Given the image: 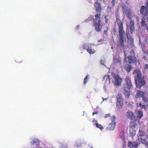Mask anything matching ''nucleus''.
<instances>
[{"mask_svg":"<svg viewBox=\"0 0 148 148\" xmlns=\"http://www.w3.org/2000/svg\"><path fill=\"white\" fill-rule=\"evenodd\" d=\"M121 61V59L119 57L114 58V62L115 63H119Z\"/></svg>","mask_w":148,"mask_h":148,"instance_id":"obj_24","label":"nucleus"},{"mask_svg":"<svg viewBox=\"0 0 148 148\" xmlns=\"http://www.w3.org/2000/svg\"><path fill=\"white\" fill-rule=\"evenodd\" d=\"M140 97H142V101L144 103H146L148 101V93L140 90H137L135 95V98L137 99Z\"/></svg>","mask_w":148,"mask_h":148,"instance_id":"obj_4","label":"nucleus"},{"mask_svg":"<svg viewBox=\"0 0 148 148\" xmlns=\"http://www.w3.org/2000/svg\"><path fill=\"white\" fill-rule=\"evenodd\" d=\"M145 69H147L148 70V64H146L145 66Z\"/></svg>","mask_w":148,"mask_h":148,"instance_id":"obj_36","label":"nucleus"},{"mask_svg":"<svg viewBox=\"0 0 148 148\" xmlns=\"http://www.w3.org/2000/svg\"><path fill=\"white\" fill-rule=\"evenodd\" d=\"M127 146L130 148H133L134 147L133 144L130 142H128V143Z\"/></svg>","mask_w":148,"mask_h":148,"instance_id":"obj_26","label":"nucleus"},{"mask_svg":"<svg viewBox=\"0 0 148 148\" xmlns=\"http://www.w3.org/2000/svg\"><path fill=\"white\" fill-rule=\"evenodd\" d=\"M96 127L99 129L100 130H102L103 129V126L101 124L96 123Z\"/></svg>","mask_w":148,"mask_h":148,"instance_id":"obj_25","label":"nucleus"},{"mask_svg":"<svg viewBox=\"0 0 148 148\" xmlns=\"http://www.w3.org/2000/svg\"><path fill=\"white\" fill-rule=\"evenodd\" d=\"M125 103L126 105L129 107L130 108H132L133 107L132 105L128 102H126Z\"/></svg>","mask_w":148,"mask_h":148,"instance_id":"obj_30","label":"nucleus"},{"mask_svg":"<svg viewBox=\"0 0 148 148\" xmlns=\"http://www.w3.org/2000/svg\"><path fill=\"white\" fill-rule=\"evenodd\" d=\"M148 10L147 8L143 5L141 7L140 10V13L143 16H144V17L142 19L141 24L143 26H145L146 27L148 31V27L145 22V21L148 22V16L147 15Z\"/></svg>","mask_w":148,"mask_h":148,"instance_id":"obj_3","label":"nucleus"},{"mask_svg":"<svg viewBox=\"0 0 148 148\" xmlns=\"http://www.w3.org/2000/svg\"><path fill=\"white\" fill-rule=\"evenodd\" d=\"M146 5L147 7H148V1L147 2Z\"/></svg>","mask_w":148,"mask_h":148,"instance_id":"obj_43","label":"nucleus"},{"mask_svg":"<svg viewBox=\"0 0 148 148\" xmlns=\"http://www.w3.org/2000/svg\"><path fill=\"white\" fill-rule=\"evenodd\" d=\"M110 74L111 75H106L103 77V79H106V83H107L108 84H109L110 83L111 79L112 77V75H111V74Z\"/></svg>","mask_w":148,"mask_h":148,"instance_id":"obj_16","label":"nucleus"},{"mask_svg":"<svg viewBox=\"0 0 148 148\" xmlns=\"http://www.w3.org/2000/svg\"><path fill=\"white\" fill-rule=\"evenodd\" d=\"M131 56L128 57V59L129 63H131L134 62L136 61V58L133 57L132 56L134 55V53L132 51L131 53Z\"/></svg>","mask_w":148,"mask_h":148,"instance_id":"obj_14","label":"nucleus"},{"mask_svg":"<svg viewBox=\"0 0 148 148\" xmlns=\"http://www.w3.org/2000/svg\"><path fill=\"white\" fill-rule=\"evenodd\" d=\"M113 77L115 80L114 84L115 85L120 86L122 82V79L119 75L114 74V73H111Z\"/></svg>","mask_w":148,"mask_h":148,"instance_id":"obj_10","label":"nucleus"},{"mask_svg":"<svg viewBox=\"0 0 148 148\" xmlns=\"http://www.w3.org/2000/svg\"><path fill=\"white\" fill-rule=\"evenodd\" d=\"M110 114H106L105 116V118H107V117H108L109 116H110Z\"/></svg>","mask_w":148,"mask_h":148,"instance_id":"obj_35","label":"nucleus"},{"mask_svg":"<svg viewBox=\"0 0 148 148\" xmlns=\"http://www.w3.org/2000/svg\"><path fill=\"white\" fill-rule=\"evenodd\" d=\"M108 27H106V30H104V34H106V32L108 31Z\"/></svg>","mask_w":148,"mask_h":148,"instance_id":"obj_39","label":"nucleus"},{"mask_svg":"<svg viewBox=\"0 0 148 148\" xmlns=\"http://www.w3.org/2000/svg\"><path fill=\"white\" fill-rule=\"evenodd\" d=\"M40 140L37 138L33 139L30 142V144L32 145H34L35 144L36 145H40Z\"/></svg>","mask_w":148,"mask_h":148,"instance_id":"obj_15","label":"nucleus"},{"mask_svg":"<svg viewBox=\"0 0 148 148\" xmlns=\"http://www.w3.org/2000/svg\"><path fill=\"white\" fill-rule=\"evenodd\" d=\"M104 41V40H99L98 41V42H99V41Z\"/></svg>","mask_w":148,"mask_h":148,"instance_id":"obj_44","label":"nucleus"},{"mask_svg":"<svg viewBox=\"0 0 148 148\" xmlns=\"http://www.w3.org/2000/svg\"><path fill=\"white\" fill-rule=\"evenodd\" d=\"M100 62L101 64L104 65H105V64H104V60H101L100 61Z\"/></svg>","mask_w":148,"mask_h":148,"instance_id":"obj_33","label":"nucleus"},{"mask_svg":"<svg viewBox=\"0 0 148 148\" xmlns=\"http://www.w3.org/2000/svg\"><path fill=\"white\" fill-rule=\"evenodd\" d=\"M136 114L137 117L140 119L143 116V112L142 111H138L136 112Z\"/></svg>","mask_w":148,"mask_h":148,"instance_id":"obj_19","label":"nucleus"},{"mask_svg":"<svg viewBox=\"0 0 148 148\" xmlns=\"http://www.w3.org/2000/svg\"><path fill=\"white\" fill-rule=\"evenodd\" d=\"M136 129L135 125H131L130 127V135L132 137L134 136L135 134Z\"/></svg>","mask_w":148,"mask_h":148,"instance_id":"obj_12","label":"nucleus"},{"mask_svg":"<svg viewBox=\"0 0 148 148\" xmlns=\"http://www.w3.org/2000/svg\"><path fill=\"white\" fill-rule=\"evenodd\" d=\"M94 5L95 7L96 10H99L101 9L100 5V4L97 2H96L94 4Z\"/></svg>","mask_w":148,"mask_h":148,"instance_id":"obj_22","label":"nucleus"},{"mask_svg":"<svg viewBox=\"0 0 148 148\" xmlns=\"http://www.w3.org/2000/svg\"><path fill=\"white\" fill-rule=\"evenodd\" d=\"M118 26L119 29L120 28H123L122 24V23L121 22H120L118 23Z\"/></svg>","mask_w":148,"mask_h":148,"instance_id":"obj_27","label":"nucleus"},{"mask_svg":"<svg viewBox=\"0 0 148 148\" xmlns=\"http://www.w3.org/2000/svg\"><path fill=\"white\" fill-rule=\"evenodd\" d=\"M125 83L123 85V90L126 97L128 98L130 95V89L132 87V85L127 77L125 79Z\"/></svg>","mask_w":148,"mask_h":148,"instance_id":"obj_1","label":"nucleus"},{"mask_svg":"<svg viewBox=\"0 0 148 148\" xmlns=\"http://www.w3.org/2000/svg\"><path fill=\"white\" fill-rule=\"evenodd\" d=\"M92 121H93V122L94 123H95L96 124V123H97V120H95V119H93V120H92Z\"/></svg>","mask_w":148,"mask_h":148,"instance_id":"obj_37","label":"nucleus"},{"mask_svg":"<svg viewBox=\"0 0 148 148\" xmlns=\"http://www.w3.org/2000/svg\"><path fill=\"white\" fill-rule=\"evenodd\" d=\"M127 35L128 38L127 45L129 47H131L134 44V40L131 36H129L127 33Z\"/></svg>","mask_w":148,"mask_h":148,"instance_id":"obj_13","label":"nucleus"},{"mask_svg":"<svg viewBox=\"0 0 148 148\" xmlns=\"http://www.w3.org/2000/svg\"><path fill=\"white\" fill-rule=\"evenodd\" d=\"M93 18L91 17H89L88 19H86L85 20V22H88L89 21L93 20Z\"/></svg>","mask_w":148,"mask_h":148,"instance_id":"obj_29","label":"nucleus"},{"mask_svg":"<svg viewBox=\"0 0 148 148\" xmlns=\"http://www.w3.org/2000/svg\"><path fill=\"white\" fill-rule=\"evenodd\" d=\"M139 144V143H136L135 146H134L135 148H137Z\"/></svg>","mask_w":148,"mask_h":148,"instance_id":"obj_34","label":"nucleus"},{"mask_svg":"<svg viewBox=\"0 0 148 148\" xmlns=\"http://www.w3.org/2000/svg\"><path fill=\"white\" fill-rule=\"evenodd\" d=\"M117 101H123L122 95L121 93H118L117 95Z\"/></svg>","mask_w":148,"mask_h":148,"instance_id":"obj_21","label":"nucleus"},{"mask_svg":"<svg viewBox=\"0 0 148 148\" xmlns=\"http://www.w3.org/2000/svg\"><path fill=\"white\" fill-rule=\"evenodd\" d=\"M138 136V139L140 141L146 145H148L147 136L145 132L141 131H139Z\"/></svg>","mask_w":148,"mask_h":148,"instance_id":"obj_5","label":"nucleus"},{"mask_svg":"<svg viewBox=\"0 0 148 148\" xmlns=\"http://www.w3.org/2000/svg\"><path fill=\"white\" fill-rule=\"evenodd\" d=\"M134 74L136 76L135 80L136 87L140 88L141 86L145 84V82L143 78L142 77L140 71L136 70L134 71Z\"/></svg>","mask_w":148,"mask_h":148,"instance_id":"obj_2","label":"nucleus"},{"mask_svg":"<svg viewBox=\"0 0 148 148\" xmlns=\"http://www.w3.org/2000/svg\"><path fill=\"white\" fill-rule=\"evenodd\" d=\"M134 22L132 20H131L130 22L129 27L130 30V32L131 34H132L133 32L134 31Z\"/></svg>","mask_w":148,"mask_h":148,"instance_id":"obj_18","label":"nucleus"},{"mask_svg":"<svg viewBox=\"0 0 148 148\" xmlns=\"http://www.w3.org/2000/svg\"><path fill=\"white\" fill-rule=\"evenodd\" d=\"M79 25H77V26H76V28L77 29H79Z\"/></svg>","mask_w":148,"mask_h":148,"instance_id":"obj_42","label":"nucleus"},{"mask_svg":"<svg viewBox=\"0 0 148 148\" xmlns=\"http://www.w3.org/2000/svg\"><path fill=\"white\" fill-rule=\"evenodd\" d=\"M98 113V112L97 111H96L95 112H94L92 113V115H93L95 114H97Z\"/></svg>","mask_w":148,"mask_h":148,"instance_id":"obj_40","label":"nucleus"},{"mask_svg":"<svg viewBox=\"0 0 148 148\" xmlns=\"http://www.w3.org/2000/svg\"><path fill=\"white\" fill-rule=\"evenodd\" d=\"M103 88L105 91H106L107 90L106 87V86L105 85H104L103 86Z\"/></svg>","mask_w":148,"mask_h":148,"instance_id":"obj_38","label":"nucleus"},{"mask_svg":"<svg viewBox=\"0 0 148 148\" xmlns=\"http://www.w3.org/2000/svg\"><path fill=\"white\" fill-rule=\"evenodd\" d=\"M91 148H92V147H91Z\"/></svg>","mask_w":148,"mask_h":148,"instance_id":"obj_45","label":"nucleus"},{"mask_svg":"<svg viewBox=\"0 0 148 148\" xmlns=\"http://www.w3.org/2000/svg\"><path fill=\"white\" fill-rule=\"evenodd\" d=\"M116 0H112L111 2V4L112 5H114L115 4Z\"/></svg>","mask_w":148,"mask_h":148,"instance_id":"obj_32","label":"nucleus"},{"mask_svg":"<svg viewBox=\"0 0 148 148\" xmlns=\"http://www.w3.org/2000/svg\"><path fill=\"white\" fill-rule=\"evenodd\" d=\"M88 76L87 75L86 76V77L85 78L84 80V82L85 84L86 83V82L87 79H88Z\"/></svg>","mask_w":148,"mask_h":148,"instance_id":"obj_31","label":"nucleus"},{"mask_svg":"<svg viewBox=\"0 0 148 148\" xmlns=\"http://www.w3.org/2000/svg\"><path fill=\"white\" fill-rule=\"evenodd\" d=\"M100 14H97L95 15V18L94 19L95 21L94 24V25L96 31L98 32H99L101 28V26L100 24Z\"/></svg>","mask_w":148,"mask_h":148,"instance_id":"obj_8","label":"nucleus"},{"mask_svg":"<svg viewBox=\"0 0 148 148\" xmlns=\"http://www.w3.org/2000/svg\"><path fill=\"white\" fill-rule=\"evenodd\" d=\"M123 101H117L116 107L119 109H121L123 106Z\"/></svg>","mask_w":148,"mask_h":148,"instance_id":"obj_20","label":"nucleus"},{"mask_svg":"<svg viewBox=\"0 0 148 148\" xmlns=\"http://www.w3.org/2000/svg\"><path fill=\"white\" fill-rule=\"evenodd\" d=\"M131 8L129 5L128 3H125L124 4L123 6V13L125 14L129 19H131V17L130 16L131 10Z\"/></svg>","mask_w":148,"mask_h":148,"instance_id":"obj_7","label":"nucleus"},{"mask_svg":"<svg viewBox=\"0 0 148 148\" xmlns=\"http://www.w3.org/2000/svg\"><path fill=\"white\" fill-rule=\"evenodd\" d=\"M123 148H124V147H123Z\"/></svg>","mask_w":148,"mask_h":148,"instance_id":"obj_46","label":"nucleus"},{"mask_svg":"<svg viewBox=\"0 0 148 148\" xmlns=\"http://www.w3.org/2000/svg\"><path fill=\"white\" fill-rule=\"evenodd\" d=\"M139 44H140V45H142L141 41V40H140V39H139Z\"/></svg>","mask_w":148,"mask_h":148,"instance_id":"obj_41","label":"nucleus"},{"mask_svg":"<svg viewBox=\"0 0 148 148\" xmlns=\"http://www.w3.org/2000/svg\"><path fill=\"white\" fill-rule=\"evenodd\" d=\"M126 115L127 118L136 121L137 120V117L134 114L133 112L131 111H128L126 113Z\"/></svg>","mask_w":148,"mask_h":148,"instance_id":"obj_11","label":"nucleus"},{"mask_svg":"<svg viewBox=\"0 0 148 148\" xmlns=\"http://www.w3.org/2000/svg\"><path fill=\"white\" fill-rule=\"evenodd\" d=\"M118 26L119 29L120 28H123L122 24V23L121 22H120L118 23Z\"/></svg>","mask_w":148,"mask_h":148,"instance_id":"obj_28","label":"nucleus"},{"mask_svg":"<svg viewBox=\"0 0 148 148\" xmlns=\"http://www.w3.org/2000/svg\"><path fill=\"white\" fill-rule=\"evenodd\" d=\"M123 28L119 29V32L120 36V39L119 41L120 43L121 46L122 47V48L123 49L124 51L125 54V58L124 61L125 62H127V59L126 58L127 54L126 52L125 51V49L124 47V44H123Z\"/></svg>","mask_w":148,"mask_h":148,"instance_id":"obj_6","label":"nucleus"},{"mask_svg":"<svg viewBox=\"0 0 148 148\" xmlns=\"http://www.w3.org/2000/svg\"><path fill=\"white\" fill-rule=\"evenodd\" d=\"M87 51L88 52L91 54H93L95 52V50L92 48L91 44L89 45L88 46V48L87 49Z\"/></svg>","mask_w":148,"mask_h":148,"instance_id":"obj_17","label":"nucleus"},{"mask_svg":"<svg viewBox=\"0 0 148 148\" xmlns=\"http://www.w3.org/2000/svg\"><path fill=\"white\" fill-rule=\"evenodd\" d=\"M110 118L111 121L109 123L107 129L108 130H111L114 129L116 125V117L114 115H112Z\"/></svg>","mask_w":148,"mask_h":148,"instance_id":"obj_9","label":"nucleus"},{"mask_svg":"<svg viewBox=\"0 0 148 148\" xmlns=\"http://www.w3.org/2000/svg\"><path fill=\"white\" fill-rule=\"evenodd\" d=\"M132 68L131 66L128 64H126L125 67V69L127 72H129Z\"/></svg>","mask_w":148,"mask_h":148,"instance_id":"obj_23","label":"nucleus"}]
</instances>
